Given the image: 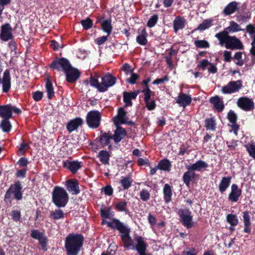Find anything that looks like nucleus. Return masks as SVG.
<instances>
[{
    "label": "nucleus",
    "mask_w": 255,
    "mask_h": 255,
    "mask_svg": "<svg viewBox=\"0 0 255 255\" xmlns=\"http://www.w3.org/2000/svg\"><path fill=\"white\" fill-rule=\"evenodd\" d=\"M83 237L81 235L70 234L65 241V248L67 255H77L83 245Z\"/></svg>",
    "instance_id": "nucleus-1"
},
{
    "label": "nucleus",
    "mask_w": 255,
    "mask_h": 255,
    "mask_svg": "<svg viewBox=\"0 0 255 255\" xmlns=\"http://www.w3.org/2000/svg\"><path fill=\"white\" fill-rule=\"evenodd\" d=\"M215 37L219 40L220 44H225L227 49L235 50L244 48V45L241 40L235 36L229 35V32L226 30L216 34Z\"/></svg>",
    "instance_id": "nucleus-2"
},
{
    "label": "nucleus",
    "mask_w": 255,
    "mask_h": 255,
    "mask_svg": "<svg viewBox=\"0 0 255 255\" xmlns=\"http://www.w3.org/2000/svg\"><path fill=\"white\" fill-rule=\"evenodd\" d=\"M69 197L66 191L63 188L56 186L52 193V201L58 207L65 206Z\"/></svg>",
    "instance_id": "nucleus-3"
},
{
    "label": "nucleus",
    "mask_w": 255,
    "mask_h": 255,
    "mask_svg": "<svg viewBox=\"0 0 255 255\" xmlns=\"http://www.w3.org/2000/svg\"><path fill=\"white\" fill-rule=\"evenodd\" d=\"M101 119V114L97 110L89 111L86 117V121L88 126L93 129H96L99 127Z\"/></svg>",
    "instance_id": "nucleus-4"
},
{
    "label": "nucleus",
    "mask_w": 255,
    "mask_h": 255,
    "mask_svg": "<svg viewBox=\"0 0 255 255\" xmlns=\"http://www.w3.org/2000/svg\"><path fill=\"white\" fill-rule=\"evenodd\" d=\"M71 65L70 61L66 58L56 57L49 65V67L52 70L64 72L68 68H70Z\"/></svg>",
    "instance_id": "nucleus-5"
},
{
    "label": "nucleus",
    "mask_w": 255,
    "mask_h": 255,
    "mask_svg": "<svg viewBox=\"0 0 255 255\" xmlns=\"http://www.w3.org/2000/svg\"><path fill=\"white\" fill-rule=\"evenodd\" d=\"M21 187L19 183L12 185L5 195V201L10 202L13 198L19 200L22 198Z\"/></svg>",
    "instance_id": "nucleus-6"
},
{
    "label": "nucleus",
    "mask_w": 255,
    "mask_h": 255,
    "mask_svg": "<svg viewBox=\"0 0 255 255\" xmlns=\"http://www.w3.org/2000/svg\"><path fill=\"white\" fill-rule=\"evenodd\" d=\"M12 112L19 115L22 111L10 104L0 105V117L3 119H10L12 117Z\"/></svg>",
    "instance_id": "nucleus-7"
},
{
    "label": "nucleus",
    "mask_w": 255,
    "mask_h": 255,
    "mask_svg": "<svg viewBox=\"0 0 255 255\" xmlns=\"http://www.w3.org/2000/svg\"><path fill=\"white\" fill-rule=\"evenodd\" d=\"M243 87L241 80L231 81L227 85L222 87L221 91L224 94H231L239 92Z\"/></svg>",
    "instance_id": "nucleus-8"
},
{
    "label": "nucleus",
    "mask_w": 255,
    "mask_h": 255,
    "mask_svg": "<svg viewBox=\"0 0 255 255\" xmlns=\"http://www.w3.org/2000/svg\"><path fill=\"white\" fill-rule=\"evenodd\" d=\"M237 104L238 107L245 111H252L255 109L254 101L247 97H242L238 99Z\"/></svg>",
    "instance_id": "nucleus-9"
},
{
    "label": "nucleus",
    "mask_w": 255,
    "mask_h": 255,
    "mask_svg": "<svg viewBox=\"0 0 255 255\" xmlns=\"http://www.w3.org/2000/svg\"><path fill=\"white\" fill-rule=\"evenodd\" d=\"M102 92L107 91L109 87H112L116 83V78L110 73H108L101 78Z\"/></svg>",
    "instance_id": "nucleus-10"
},
{
    "label": "nucleus",
    "mask_w": 255,
    "mask_h": 255,
    "mask_svg": "<svg viewBox=\"0 0 255 255\" xmlns=\"http://www.w3.org/2000/svg\"><path fill=\"white\" fill-rule=\"evenodd\" d=\"M64 72L65 74L66 81L70 83H75L81 74L79 70L73 67L72 65H71L70 68H68Z\"/></svg>",
    "instance_id": "nucleus-11"
},
{
    "label": "nucleus",
    "mask_w": 255,
    "mask_h": 255,
    "mask_svg": "<svg viewBox=\"0 0 255 255\" xmlns=\"http://www.w3.org/2000/svg\"><path fill=\"white\" fill-rule=\"evenodd\" d=\"M179 215L182 219L183 225L187 228H190L194 226L192 216L189 209H184L179 211Z\"/></svg>",
    "instance_id": "nucleus-12"
},
{
    "label": "nucleus",
    "mask_w": 255,
    "mask_h": 255,
    "mask_svg": "<svg viewBox=\"0 0 255 255\" xmlns=\"http://www.w3.org/2000/svg\"><path fill=\"white\" fill-rule=\"evenodd\" d=\"M12 29L9 23H7L1 26L0 38L3 41H7L12 40L13 35L12 33Z\"/></svg>",
    "instance_id": "nucleus-13"
},
{
    "label": "nucleus",
    "mask_w": 255,
    "mask_h": 255,
    "mask_svg": "<svg viewBox=\"0 0 255 255\" xmlns=\"http://www.w3.org/2000/svg\"><path fill=\"white\" fill-rule=\"evenodd\" d=\"M130 229L128 228L121 233V238L125 248L128 250H134V245L129 236Z\"/></svg>",
    "instance_id": "nucleus-14"
},
{
    "label": "nucleus",
    "mask_w": 255,
    "mask_h": 255,
    "mask_svg": "<svg viewBox=\"0 0 255 255\" xmlns=\"http://www.w3.org/2000/svg\"><path fill=\"white\" fill-rule=\"evenodd\" d=\"M244 6H242V9L239 10L235 16L236 20L241 23L248 21L251 18V12L249 10L245 11L246 7L244 8Z\"/></svg>",
    "instance_id": "nucleus-15"
},
{
    "label": "nucleus",
    "mask_w": 255,
    "mask_h": 255,
    "mask_svg": "<svg viewBox=\"0 0 255 255\" xmlns=\"http://www.w3.org/2000/svg\"><path fill=\"white\" fill-rule=\"evenodd\" d=\"M11 78L9 70L6 69L3 73V77L0 83L2 84V92L7 93L11 88Z\"/></svg>",
    "instance_id": "nucleus-16"
},
{
    "label": "nucleus",
    "mask_w": 255,
    "mask_h": 255,
    "mask_svg": "<svg viewBox=\"0 0 255 255\" xmlns=\"http://www.w3.org/2000/svg\"><path fill=\"white\" fill-rule=\"evenodd\" d=\"M239 3L236 1H233L229 2L224 8L222 13L225 16L230 15L236 12H238L240 9Z\"/></svg>",
    "instance_id": "nucleus-17"
},
{
    "label": "nucleus",
    "mask_w": 255,
    "mask_h": 255,
    "mask_svg": "<svg viewBox=\"0 0 255 255\" xmlns=\"http://www.w3.org/2000/svg\"><path fill=\"white\" fill-rule=\"evenodd\" d=\"M128 119L127 112L123 108L118 110V115L113 119L115 126H120L121 124H125Z\"/></svg>",
    "instance_id": "nucleus-18"
},
{
    "label": "nucleus",
    "mask_w": 255,
    "mask_h": 255,
    "mask_svg": "<svg viewBox=\"0 0 255 255\" xmlns=\"http://www.w3.org/2000/svg\"><path fill=\"white\" fill-rule=\"evenodd\" d=\"M62 164L73 173L76 172L82 166V163L78 160H62Z\"/></svg>",
    "instance_id": "nucleus-19"
},
{
    "label": "nucleus",
    "mask_w": 255,
    "mask_h": 255,
    "mask_svg": "<svg viewBox=\"0 0 255 255\" xmlns=\"http://www.w3.org/2000/svg\"><path fill=\"white\" fill-rule=\"evenodd\" d=\"M31 236L39 241L41 246L42 249L46 250L47 239L45 236L42 233L39 232L37 230H33L31 231Z\"/></svg>",
    "instance_id": "nucleus-20"
},
{
    "label": "nucleus",
    "mask_w": 255,
    "mask_h": 255,
    "mask_svg": "<svg viewBox=\"0 0 255 255\" xmlns=\"http://www.w3.org/2000/svg\"><path fill=\"white\" fill-rule=\"evenodd\" d=\"M176 103L180 106L185 108L189 106L192 101V98L190 95H186L185 93L181 92L176 99Z\"/></svg>",
    "instance_id": "nucleus-21"
},
{
    "label": "nucleus",
    "mask_w": 255,
    "mask_h": 255,
    "mask_svg": "<svg viewBox=\"0 0 255 255\" xmlns=\"http://www.w3.org/2000/svg\"><path fill=\"white\" fill-rule=\"evenodd\" d=\"M186 19L183 16H177L173 22L174 32L177 33L179 30L184 29L186 24Z\"/></svg>",
    "instance_id": "nucleus-22"
},
{
    "label": "nucleus",
    "mask_w": 255,
    "mask_h": 255,
    "mask_svg": "<svg viewBox=\"0 0 255 255\" xmlns=\"http://www.w3.org/2000/svg\"><path fill=\"white\" fill-rule=\"evenodd\" d=\"M83 124V120L81 118H76L71 120L67 125L66 128L67 130L71 132L76 130L79 126Z\"/></svg>",
    "instance_id": "nucleus-23"
},
{
    "label": "nucleus",
    "mask_w": 255,
    "mask_h": 255,
    "mask_svg": "<svg viewBox=\"0 0 255 255\" xmlns=\"http://www.w3.org/2000/svg\"><path fill=\"white\" fill-rule=\"evenodd\" d=\"M117 128L113 136V139L116 143L120 142L127 135L126 129L120 126H116Z\"/></svg>",
    "instance_id": "nucleus-24"
},
{
    "label": "nucleus",
    "mask_w": 255,
    "mask_h": 255,
    "mask_svg": "<svg viewBox=\"0 0 255 255\" xmlns=\"http://www.w3.org/2000/svg\"><path fill=\"white\" fill-rule=\"evenodd\" d=\"M209 102L213 105L214 109L218 112H221L224 109L223 102L218 96H215L210 98Z\"/></svg>",
    "instance_id": "nucleus-25"
},
{
    "label": "nucleus",
    "mask_w": 255,
    "mask_h": 255,
    "mask_svg": "<svg viewBox=\"0 0 255 255\" xmlns=\"http://www.w3.org/2000/svg\"><path fill=\"white\" fill-rule=\"evenodd\" d=\"M136 245H134L135 248L138 254L146 251L147 245L143 240V239L140 236H137L135 238Z\"/></svg>",
    "instance_id": "nucleus-26"
},
{
    "label": "nucleus",
    "mask_w": 255,
    "mask_h": 255,
    "mask_svg": "<svg viewBox=\"0 0 255 255\" xmlns=\"http://www.w3.org/2000/svg\"><path fill=\"white\" fill-rule=\"evenodd\" d=\"M241 194V190L238 188L236 184H233L231 187V192L229 195V200L236 202Z\"/></svg>",
    "instance_id": "nucleus-27"
},
{
    "label": "nucleus",
    "mask_w": 255,
    "mask_h": 255,
    "mask_svg": "<svg viewBox=\"0 0 255 255\" xmlns=\"http://www.w3.org/2000/svg\"><path fill=\"white\" fill-rule=\"evenodd\" d=\"M103 223H105L108 225V226L110 227H111L114 229H117L118 230L120 231L121 233L125 230L127 229L128 228L124 225L122 223H121L119 220L117 219H113L111 222L108 221H103Z\"/></svg>",
    "instance_id": "nucleus-28"
},
{
    "label": "nucleus",
    "mask_w": 255,
    "mask_h": 255,
    "mask_svg": "<svg viewBox=\"0 0 255 255\" xmlns=\"http://www.w3.org/2000/svg\"><path fill=\"white\" fill-rule=\"evenodd\" d=\"M208 166V164L203 160H198L192 165H187L186 167L188 170L194 171H200L205 169Z\"/></svg>",
    "instance_id": "nucleus-29"
},
{
    "label": "nucleus",
    "mask_w": 255,
    "mask_h": 255,
    "mask_svg": "<svg viewBox=\"0 0 255 255\" xmlns=\"http://www.w3.org/2000/svg\"><path fill=\"white\" fill-rule=\"evenodd\" d=\"M66 186L69 191L72 192V194H77L79 193L77 181L76 180H69L66 182Z\"/></svg>",
    "instance_id": "nucleus-30"
},
{
    "label": "nucleus",
    "mask_w": 255,
    "mask_h": 255,
    "mask_svg": "<svg viewBox=\"0 0 255 255\" xmlns=\"http://www.w3.org/2000/svg\"><path fill=\"white\" fill-rule=\"evenodd\" d=\"M99 140L103 147L109 144L110 139H113V136L109 133L101 132V134L99 137Z\"/></svg>",
    "instance_id": "nucleus-31"
},
{
    "label": "nucleus",
    "mask_w": 255,
    "mask_h": 255,
    "mask_svg": "<svg viewBox=\"0 0 255 255\" xmlns=\"http://www.w3.org/2000/svg\"><path fill=\"white\" fill-rule=\"evenodd\" d=\"M148 34L145 28L143 29L140 34L137 35L136 38V41L140 45H145L147 43Z\"/></svg>",
    "instance_id": "nucleus-32"
},
{
    "label": "nucleus",
    "mask_w": 255,
    "mask_h": 255,
    "mask_svg": "<svg viewBox=\"0 0 255 255\" xmlns=\"http://www.w3.org/2000/svg\"><path fill=\"white\" fill-rule=\"evenodd\" d=\"M204 127L207 130H215L216 128V122L215 117L206 118L205 120Z\"/></svg>",
    "instance_id": "nucleus-33"
},
{
    "label": "nucleus",
    "mask_w": 255,
    "mask_h": 255,
    "mask_svg": "<svg viewBox=\"0 0 255 255\" xmlns=\"http://www.w3.org/2000/svg\"><path fill=\"white\" fill-rule=\"evenodd\" d=\"M231 177H223L219 185L220 192H223L228 188L231 183Z\"/></svg>",
    "instance_id": "nucleus-34"
},
{
    "label": "nucleus",
    "mask_w": 255,
    "mask_h": 255,
    "mask_svg": "<svg viewBox=\"0 0 255 255\" xmlns=\"http://www.w3.org/2000/svg\"><path fill=\"white\" fill-rule=\"evenodd\" d=\"M45 87L46 92L47 93V97L48 99L51 100L54 97L55 93L54 91L52 83L49 78H47L46 80Z\"/></svg>",
    "instance_id": "nucleus-35"
},
{
    "label": "nucleus",
    "mask_w": 255,
    "mask_h": 255,
    "mask_svg": "<svg viewBox=\"0 0 255 255\" xmlns=\"http://www.w3.org/2000/svg\"><path fill=\"white\" fill-rule=\"evenodd\" d=\"M99 76H91L89 78V82L90 86L92 87L95 88L97 90L102 92L101 83H100L98 80Z\"/></svg>",
    "instance_id": "nucleus-36"
},
{
    "label": "nucleus",
    "mask_w": 255,
    "mask_h": 255,
    "mask_svg": "<svg viewBox=\"0 0 255 255\" xmlns=\"http://www.w3.org/2000/svg\"><path fill=\"white\" fill-rule=\"evenodd\" d=\"M244 224L245 226L244 232L247 233H250L251 225L250 216L248 212H244L243 215Z\"/></svg>",
    "instance_id": "nucleus-37"
},
{
    "label": "nucleus",
    "mask_w": 255,
    "mask_h": 255,
    "mask_svg": "<svg viewBox=\"0 0 255 255\" xmlns=\"http://www.w3.org/2000/svg\"><path fill=\"white\" fill-rule=\"evenodd\" d=\"M195 173L191 170H188L185 172L183 176V179L184 183L189 186L190 181L194 178Z\"/></svg>",
    "instance_id": "nucleus-38"
},
{
    "label": "nucleus",
    "mask_w": 255,
    "mask_h": 255,
    "mask_svg": "<svg viewBox=\"0 0 255 255\" xmlns=\"http://www.w3.org/2000/svg\"><path fill=\"white\" fill-rule=\"evenodd\" d=\"M10 119H3L0 123V128L4 132H8L11 129Z\"/></svg>",
    "instance_id": "nucleus-39"
},
{
    "label": "nucleus",
    "mask_w": 255,
    "mask_h": 255,
    "mask_svg": "<svg viewBox=\"0 0 255 255\" xmlns=\"http://www.w3.org/2000/svg\"><path fill=\"white\" fill-rule=\"evenodd\" d=\"M101 26L104 31L107 33L108 36L111 34L113 27L110 20L108 19L104 20L101 23Z\"/></svg>",
    "instance_id": "nucleus-40"
},
{
    "label": "nucleus",
    "mask_w": 255,
    "mask_h": 255,
    "mask_svg": "<svg viewBox=\"0 0 255 255\" xmlns=\"http://www.w3.org/2000/svg\"><path fill=\"white\" fill-rule=\"evenodd\" d=\"M245 146L250 156L255 159V142H250Z\"/></svg>",
    "instance_id": "nucleus-41"
},
{
    "label": "nucleus",
    "mask_w": 255,
    "mask_h": 255,
    "mask_svg": "<svg viewBox=\"0 0 255 255\" xmlns=\"http://www.w3.org/2000/svg\"><path fill=\"white\" fill-rule=\"evenodd\" d=\"M224 30H228L229 32H238L243 31L244 29L240 28V25L234 21H231L230 22V25Z\"/></svg>",
    "instance_id": "nucleus-42"
},
{
    "label": "nucleus",
    "mask_w": 255,
    "mask_h": 255,
    "mask_svg": "<svg viewBox=\"0 0 255 255\" xmlns=\"http://www.w3.org/2000/svg\"><path fill=\"white\" fill-rule=\"evenodd\" d=\"M212 25V20L210 19H205L200 23L195 30L203 31L209 28Z\"/></svg>",
    "instance_id": "nucleus-43"
},
{
    "label": "nucleus",
    "mask_w": 255,
    "mask_h": 255,
    "mask_svg": "<svg viewBox=\"0 0 255 255\" xmlns=\"http://www.w3.org/2000/svg\"><path fill=\"white\" fill-rule=\"evenodd\" d=\"M163 193L164 195V199L166 202H168L171 200V198L172 196V192L170 186L166 184L164 185L163 188Z\"/></svg>",
    "instance_id": "nucleus-44"
},
{
    "label": "nucleus",
    "mask_w": 255,
    "mask_h": 255,
    "mask_svg": "<svg viewBox=\"0 0 255 255\" xmlns=\"http://www.w3.org/2000/svg\"><path fill=\"white\" fill-rule=\"evenodd\" d=\"M140 92L143 94L144 102L150 100L151 96L154 95V92L152 91L150 88H143Z\"/></svg>",
    "instance_id": "nucleus-45"
},
{
    "label": "nucleus",
    "mask_w": 255,
    "mask_h": 255,
    "mask_svg": "<svg viewBox=\"0 0 255 255\" xmlns=\"http://www.w3.org/2000/svg\"><path fill=\"white\" fill-rule=\"evenodd\" d=\"M194 44L198 48H209L210 44L206 40H197L194 41Z\"/></svg>",
    "instance_id": "nucleus-46"
},
{
    "label": "nucleus",
    "mask_w": 255,
    "mask_h": 255,
    "mask_svg": "<svg viewBox=\"0 0 255 255\" xmlns=\"http://www.w3.org/2000/svg\"><path fill=\"white\" fill-rule=\"evenodd\" d=\"M81 24L84 29L88 30L92 27L93 25V21L91 18L88 17L85 19L81 21Z\"/></svg>",
    "instance_id": "nucleus-47"
},
{
    "label": "nucleus",
    "mask_w": 255,
    "mask_h": 255,
    "mask_svg": "<svg viewBox=\"0 0 255 255\" xmlns=\"http://www.w3.org/2000/svg\"><path fill=\"white\" fill-rule=\"evenodd\" d=\"M50 216L55 220H58L64 217V213L61 210H55L50 213Z\"/></svg>",
    "instance_id": "nucleus-48"
},
{
    "label": "nucleus",
    "mask_w": 255,
    "mask_h": 255,
    "mask_svg": "<svg viewBox=\"0 0 255 255\" xmlns=\"http://www.w3.org/2000/svg\"><path fill=\"white\" fill-rule=\"evenodd\" d=\"M227 221L231 226L237 225L239 222L237 216L232 214L227 215Z\"/></svg>",
    "instance_id": "nucleus-49"
},
{
    "label": "nucleus",
    "mask_w": 255,
    "mask_h": 255,
    "mask_svg": "<svg viewBox=\"0 0 255 255\" xmlns=\"http://www.w3.org/2000/svg\"><path fill=\"white\" fill-rule=\"evenodd\" d=\"M171 166L169 160H160L158 163V167L161 170H169Z\"/></svg>",
    "instance_id": "nucleus-50"
},
{
    "label": "nucleus",
    "mask_w": 255,
    "mask_h": 255,
    "mask_svg": "<svg viewBox=\"0 0 255 255\" xmlns=\"http://www.w3.org/2000/svg\"><path fill=\"white\" fill-rule=\"evenodd\" d=\"M158 19V15L156 14H153L149 18V20H148L147 22V26L149 28L153 27L156 24Z\"/></svg>",
    "instance_id": "nucleus-51"
},
{
    "label": "nucleus",
    "mask_w": 255,
    "mask_h": 255,
    "mask_svg": "<svg viewBox=\"0 0 255 255\" xmlns=\"http://www.w3.org/2000/svg\"><path fill=\"white\" fill-rule=\"evenodd\" d=\"M242 52H237L235 54L234 56V58L237 60V61L235 63L236 64L239 66H243L244 63V61L242 59Z\"/></svg>",
    "instance_id": "nucleus-52"
},
{
    "label": "nucleus",
    "mask_w": 255,
    "mask_h": 255,
    "mask_svg": "<svg viewBox=\"0 0 255 255\" xmlns=\"http://www.w3.org/2000/svg\"><path fill=\"white\" fill-rule=\"evenodd\" d=\"M29 148V144L27 143L23 142L19 145L18 150L17 151V154L19 155H22Z\"/></svg>",
    "instance_id": "nucleus-53"
},
{
    "label": "nucleus",
    "mask_w": 255,
    "mask_h": 255,
    "mask_svg": "<svg viewBox=\"0 0 255 255\" xmlns=\"http://www.w3.org/2000/svg\"><path fill=\"white\" fill-rule=\"evenodd\" d=\"M121 183L123 188L127 189L131 186V181L128 177H123L121 181Z\"/></svg>",
    "instance_id": "nucleus-54"
},
{
    "label": "nucleus",
    "mask_w": 255,
    "mask_h": 255,
    "mask_svg": "<svg viewBox=\"0 0 255 255\" xmlns=\"http://www.w3.org/2000/svg\"><path fill=\"white\" fill-rule=\"evenodd\" d=\"M123 100L127 106H131L132 103L131 102V98L128 94V92H124L123 93Z\"/></svg>",
    "instance_id": "nucleus-55"
},
{
    "label": "nucleus",
    "mask_w": 255,
    "mask_h": 255,
    "mask_svg": "<svg viewBox=\"0 0 255 255\" xmlns=\"http://www.w3.org/2000/svg\"><path fill=\"white\" fill-rule=\"evenodd\" d=\"M209 64L210 62L207 59H204L200 61L199 63L197 66V68L204 71Z\"/></svg>",
    "instance_id": "nucleus-56"
},
{
    "label": "nucleus",
    "mask_w": 255,
    "mask_h": 255,
    "mask_svg": "<svg viewBox=\"0 0 255 255\" xmlns=\"http://www.w3.org/2000/svg\"><path fill=\"white\" fill-rule=\"evenodd\" d=\"M144 102L145 103V106L148 111H152L155 109L156 105L154 99H151L150 100H148Z\"/></svg>",
    "instance_id": "nucleus-57"
},
{
    "label": "nucleus",
    "mask_w": 255,
    "mask_h": 255,
    "mask_svg": "<svg viewBox=\"0 0 255 255\" xmlns=\"http://www.w3.org/2000/svg\"><path fill=\"white\" fill-rule=\"evenodd\" d=\"M130 73V77L127 79V82L130 84L133 85L135 84L136 81L139 79V76L138 74L133 73L132 72Z\"/></svg>",
    "instance_id": "nucleus-58"
},
{
    "label": "nucleus",
    "mask_w": 255,
    "mask_h": 255,
    "mask_svg": "<svg viewBox=\"0 0 255 255\" xmlns=\"http://www.w3.org/2000/svg\"><path fill=\"white\" fill-rule=\"evenodd\" d=\"M139 196L143 201H147L150 198L149 192L145 189H142L139 193Z\"/></svg>",
    "instance_id": "nucleus-59"
},
{
    "label": "nucleus",
    "mask_w": 255,
    "mask_h": 255,
    "mask_svg": "<svg viewBox=\"0 0 255 255\" xmlns=\"http://www.w3.org/2000/svg\"><path fill=\"white\" fill-rule=\"evenodd\" d=\"M228 119L232 124H236L237 121V116L234 111H230L228 114Z\"/></svg>",
    "instance_id": "nucleus-60"
},
{
    "label": "nucleus",
    "mask_w": 255,
    "mask_h": 255,
    "mask_svg": "<svg viewBox=\"0 0 255 255\" xmlns=\"http://www.w3.org/2000/svg\"><path fill=\"white\" fill-rule=\"evenodd\" d=\"M43 97L42 92L37 91L32 93V98L36 102L40 101Z\"/></svg>",
    "instance_id": "nucleus-61"
},
{
    "label": "nucleus",
    "mask_w": 255,
    "mask_h": 255,
    "mask_svg": "<svg viewBox=\"0 0 255 255\" xmlns=\"http://www.w3.org/2000/svg\"><path fill=\"white\" fill-rule=\"evenodd\" d=\"M169 80V77L168 75L165 76L162 78H157L152 82L153 85H158L164 82H168Z\"/></svg>",
    "instance_id": "nucleus-62"
},
{
    "label": "nucleus",
    "mask_w": 255,
    "mask_h": 255,
    "mask_svg": "<svg viewBox=\"0 0 255 255\" xmlns=\"http://www.w3.org/2000/svg\"><path fill=\"white\" fill-rule=\"evenodd\" d=\"M98 157L100 159H109L110 155L106 150H101L99 153Z\"/></svg>",
    "instance_id": "nucleus-63"
},
{
    "label": "nucleus",
    "mask_w": 255,
    "mask_h": 255,
    "mask_svg": "<svg viewBox=\"0 0 255 255\" xmlns=\"http://www.w3.org/2000/svg\"><path fill=\"white\" fill-rule=\"evenodd\" d=\"M246 29L251 37L255 34V25L254 24H249L247 25Z\"/></svg>",
    "instance_id": "nucleus-64"
}]
</instances>
